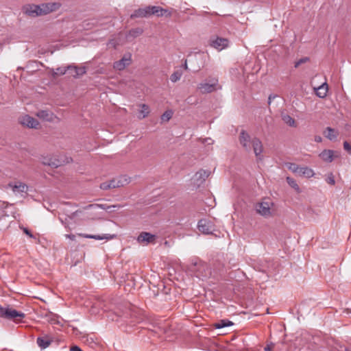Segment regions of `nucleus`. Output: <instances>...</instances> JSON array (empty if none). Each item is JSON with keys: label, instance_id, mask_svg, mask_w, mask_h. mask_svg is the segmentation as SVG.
I'll list each match as a JSON object with an SVG mask.
<instances>
[{"label": "nucleus", "instance_id": "33", "mask_svg": "<svg viewBox=\"0 0 351 351\" xmlns=\"http://www.w3.org/2000/svg\"><path fill=\"white\" fill-rule=\"evenodd\" d=\"M131 18H145L143 8L136 10L134 13L131 14Z\"/></svg>", "mask_w": 351, "mask_h": 351}, {"label": "nucleus", "instance_id": "1", "mask_svg": "<svg viewBox=\"0 0 351 351\" xmlns=\"http://www.w3.org/2000/svg\"><path fill=\"white\" fill-rule=\"evenodd\" d=\"M239 142L245 151L250 152L252 149L258 159L262 158L263 146L259 138L251 137L245 130H242L239 134Z\"/></svg>", "mask_w": 351, "mask_h": 351}, {"label": "nucleus", "instance_id": "50", "mask_svg": "<svg viewBox=\"0 0 351 351\" xmlns=\"http://www.w3.org/2000/svg\"><path fill=\"white\" fill-rule=\"evenodd\" d=\"M183 68L186 70L188 69L186 60H185L184 64H183Z\"/></svg>", "mask_w": 351, "mask_h": 351}, {"label": "nucleus", "instance_id": "10", "mask_svg": "<svg viewBox=\"0 0 351 351\" xmlns=\"http://www.w3.org/2000/svg\"><path fill=\"white\" fill-rule=\"evenodd\" d=\"M210 45L218 51H221L228 47L229 40L227 38L217 37L210 40Z\"/></svg>", "mask_w": 351, "mask_h": 351}, {"label": "nucleus", "instance_id": "16", "mask_svg": "<svg viewBox=\"0 0 351 351\" xmlns=\"http://www.w3.org/2000/svg\"><path fill=\"white\" fill-rule=\"evenodd\" d=\"M20 123L25 126H27L29 128H36L37 126L39 125L38 121L29 116V115H25L20 118Z\"/></svg>", "mask_w": 351, "mask_h": 351}, {"label": "nucleus", "instance_id": "31", "mask_svg": "<svg viewBox=\"0 0 351 351\" xmlns=\"http://www.w3.org/2000/svg\"><path fill=\"white\" fill-rule=\"evenodd\" d=\"M286 180H287V183L289 184V186L291 187L294 189L298 192L300 191V187L298 185L296 181L293 178H290V177H287Z\"/></svg>", "mask_w": 351, "mask_h": 351}, {"label": "nucleus", "instance_id": "15", "mask_svg": "<svg viewBox=\"0 0 351 351\" xmlns=\"http://www.w3.org/2000/svg\"><path fill=\"white\" fill-rule=\"evenodd\" d=\"M36 114L39 119L49 122H54L58 119V117L49 110H40Z\"/></svg>", "mask_w": 351, "mask_h": 351}, {"label": "nucleus", "instance_id": "19", "mask_svg": "<svg viewBox=\"0 0 351 351\" xmlns=\"http://www.w3.org/2000/svg\"><path fill=\"white\" fill-rule=\"evenodd\" d=\"M52 342L53 339L47 335L43 337H38L36 339L37 345L41 350H44L48 348L51 344Z\"/></svg>", "mask_w": 351, "mask_h": 351}, {"label": "nucleus", "instance_id": "20", "mask_svg": "<svg viewBox=\"0 0 351 351\" xmlns=\"http://www.w3.org/2000/svg\"><path fill=\"white\" fill-rule=\"evenodd\" d=\"M209 176L210 171L202 169L195 173V178L197 184H201Z\"/></svg>", "mask_w": 351, "mask_h": 351}, {"label": "nucleus", "instance_id": "18", "mask_svg": "<svg viewBox=\"0 0 351 351\" xmlns=\"http://www.w3.org/2000/svg\"><path fill=\"white\" fill-rule=\"evenodd\" d=\"M79 236L86 238L93 239L95 240H110L116 237L115 234H104L103 235H95V234H80Z\"/></svg>", "mask_w": 351, "mask_h": 351}, {"label": "nucleus", "instance_id": "22", "mask_svg": "<svg viewBox=\"0 0 351 351\" xmlns=\"http://www.w3.org/2000/svg\"><path fill=\"white\" fill-rule=\"evenodd\" d=\"M141 110L138 112V118L143 119L148 116L149 113V108L146 104H140Z\"/></svg>", "mask_w": 351, "mask_h": 351}, {"label": "nucleus", "instance_id": "11", "mask_svg": "<svg viewBox=\"0 0 351 351\" xmlns=\"http://www.w3.org/2000/svg\"><path fill=\"white\" fill-rule=\"evenodd\" d=\"M23 12L30 17L40 16L39 5L36 4H26L23 7Z\"/></svg>", "mask_w": 351, "mask_h": 351}, {"label": "nucleus", "instance_id": "23", "mask_svg": "<svg viewBox=\"0 0 351 351\" xmlns=\"http://www.w3.org/2000/svg\"><path fill=\"white\" fill-rule=\"evenodd\" d=\"M321 158L326 162H332L333 160V152L331 150H324L320 154Z\"/></svg>", "mask_w": 351, "mask_h": 351}, {"label": "nucleus", "instance_id": "14", "mask_svg": "<svg viewBox=\"0 0 351 351\" xmlns=\"http://www.w3.org/2000/svg\"><path fill=\"white\" fill-rule=\"evenodd\" d=\"M14 206L12 204H8L5 202L0 201V220L5 217H8L14 214Z\"/></svg>", "mask_w": 351, "mask_h": 351}, {"label": "nucleus", "instance_id": "45", "mask_svg": "<svg viewBox=\"0 0 351 351\" xmlns=\"http://www.w3.org/2000/svg\"><path fill=\"white\" fill-rule=\"evenodd\" d=\"M327 182L328 183L332 184V185H334L335 183V181L333 178V177H329L328 179H327Z\"/></svg>", "mask_w": 351, "mask_h": 351}, {"label": "nucleus", "instance_id": "17", "mask_svg": "<svg viewBox=\"0 0 351 351\" xmlns=\"http://www.w3.org/2000/svg\"><path fill=\"white\" fill-rule=\"evenodd\" d=\"M155 240L156 235L147 232H141L137 238L138 243L145 244L154 243Z\"/></svg>", "mask_w": 351, "mask_h": 351}, {"label": "nucleus", "instance_id": "35", "mask_svg": "<svg viewBox=\"0 0 351 351\" xmlns=\"http://www.w3.org/2000/svg\"><path fill=\"white\" fill-rule=\"evenodd\" d=\"M173 112L171 110L165 112L161 116V119L163 121H168L172 117Z\"/></svg>", "mask_w": 351, "mask_h": 351}, {"label": "nucleus", "instance_id": "12", "mask_svg": "<svg viewBox=\"0 0 351 351\" xmlns=\"http://www.w3.org/2000/svg\"><path fill=\"white\" fill-rule=\"evenodd\" d=\"M132 62V56L130 53L125 54L123 58L114 63V68L119 71L123 70Z\"/></svg>", "mask_w": 351, "mask_h": 351}, {"label": "nucleus", "instance_id": "43", "mask_svg": "<svg viewBox=\"0 0 351 351\" xmlns=\"http://www.w3.org/2000/svg\"><path fill=\"white\" fill-rule=\"evenodd\" d=\"M71 351H83L79 346H74L70 349Z\"/></svg>", "mask_w": 351, "mask_h": 351}, {"label": "nucleus", "instance_id": "46", "mask_svg": "<svg viewBox=\"0 0 351 351\" xmlns=\"http://www.w3.org/2000/svg\"><path fill=\"white\" fill-rule=\"evenodd\" d=\"M276 98V95H270L268 98V104H270L271 101Z\"/></svg>", "mask_w": 351, "mask_h": 351}, {"label": "nucleus", "instance_id": "32", "mask_svg": "<svg viewBox=\"0 0 351 351\" xmlns=\"http://www.w3.org/2000/svg\"><path fill=\"white\" fill-rule=\"evenodd\" d=\"M151 16L156 15L157 16H162V14L161 13L162 8L160 6L153 5L152 6Z\"/></svg>", "mask_w": 351, "mask_h": 351}, {"label": "nucleus", "instance_id": "42", "mask_svg": "<svg viewBox=\"0 0 351 351\" xmlns=\"http://www.w3.org/2000/svg\"><path fill=\"white\" fill-rule=\"evenodd\" d=\"M97 207H101L102 208H104L101 205H99V204H89L88 206H86L87 208H97Z\"/></svg>", "mask_w": 351, "mask_h": 351}, {"label": "nucleus", "instance_id": "49", "mask_svg": "<svg viewBox=\"0 0 351 351\" xmlns=\"http://www.w3.org/2000/svg\"><path fill=\"white\" fill-rule=\"evenodd\" d=\"M197 265H199V266H204V263H202V261H199V262H198V263H194V265H193V266H194V267H195V266H197Z\"/></svg>", "mask_w": 351, "mask_h": 351}, {"label": "nucleus", "instance_id": "21", "mask_svg": "<svg viewBox=\"0 0 351 351\" xmlns=\"http://www.w3.org/2000/svg\"><path fill=\"white\" fill-rule=\"evenodd\" d=\"M69 70H71V74L73 77H77L79 75H82L86 73V69L84 67L77 68L75 66L69 65L67 66Z\"/></svg>", "mask_w": 351, "mask_h": 351}, {"label": "nucleus", "instance_id": "26", "mask_svg": "<svg viewBox=\"0 0 351 351\" xmlns=\"http://www.w3.org/2000/svg\"><path fill=\"white\" fill-rule=\"evenodd\" d=\"M298 175L299 176H304L307 178H311L313 176L314 172L311 169L306 167H300Z\"/></svg>", "mask_w": 351, "mask_h": 351}, {"label": "nucleus", "instance_id": "30", "mask_svg": "<svg viewBox=\"0 0 351 351\" xmlns=\"http://www.w3.org/2000/svg\"><path fill=\"white\" fill-rule=\"evenodd\" d=\"M233 323L226 319H222L215 324L216 328H222L226 326H232Z\"/></svg>", "mask_w": 351, "mask_h": 351}, {"label": "nucleus", "instance_id": "5", "mask_svg": "<svg viewBox=\"0 0 351 351\" xmlns=\"http://www.w3.org/2000/svg\"><path fill=\"white\" fill-rule=\"evenodd\" d=\"M0 317L18 321L25 317V314L9 306L3 307L0 305Z\"/></svg>", "mask_w": 351, "mask_h": 351}, {"label": "nucleus", "instance_id": "44", "mask_svg": "<svg viewBox=\"0 0 351 351\" xmlns=\"http://www.w3.org/2000/svg\"><path fill=\"white\" fill-rule=\"evenodd\" d=\"M274 347V345L273 344H271V345H267L265 348H264V350L265 351H271L272 348Z\"/></svg>", "mask_w": 351, "mask_h": 351}, {"label": "nucleus", "instance_id": "27", "mask_svg": "<svg viewBox=\"0 0 351 351\" xmlns=\"http://www.w3.org/2000/svg\"><path fill=\"white\" fill-rule=\"evenodd\" d=\"M282 119L283 121L291 127H296L295 121L289 114H282Z\"/></svg>", "mask_w": 351, "mask_h": 351}, {"label": "nucleus", "instance_id": "37", "mask_svg": "<svg viewBox=\"0 0 351 351\" xmlns=\"http://www.w3.org/2000/svg\"><path fill=\"white\" fill-rule=\"evenodd\" d=\"M151 8H152V6H147V7L143 8L144 14H145V18H147V17H149L151 16V11H152Z\"/></svg>", "mask_w": 351, "mask_h": 351}, {"label": "nucleus", "instance_id": "2", "mask_svg": "<svg viewBox=\"0 0 351 351\" xmlns=\"http://www.w3.org/2000/svg\"><path fill=\"white\" fill-rule=\"evenodd\" d=\"M255 208L256 213L265 218L274 217L276 212L275 204L269 198L263 199L256 204Z\"/></svg>", "mask_w": 351, "mask_h": 351}, {"label": "nucleus", "instance_id": "39", "mask_svg": "<svg viewBox=\"0 0 351 351\" xmlns=\"http://www.w3.org/2000/svg\"><path fill=\"white\" fill-rule=\"evenodd\" d=\"M343 148L345 150L351 154V145L348 142L345 141L343 143Z\"/></svg>", "mask_w": 351, "mask_h": 351}, {"label": "nucleus", "instance_id": "48", "mask_svg": "<svg viewBox=\"0 0 351 351\" xmlns=\"http://www.w3.org/2000/svg\"><path fill=\"white\" fill-rule=\"evenodd\" d=\"M66 237L71 240H74L75 239V236L74 234H66Z\"/></svg>", "mask_w": 351, "mask_h": 351}, {"label": "nucleus", "instance_id": "24", "mask_svg": "<svg viewBox=\"0 0 351 351\" xmlns=\"http://www.w3.org/2000/svg\"><path fill=\"white\" fill-rule=\"evenodd\" d=\"M327 92L328 85L326 83H324L317 88L316 90V94L319 97L324 98L326 96Z\"/></svg>", "mask_w": 351, "mask_h": 351}, {"label": "nucleus", "instance_id": "41", "mask_svg": "<svg viewBox=\"0 0 351 351\" xmlns=\"http://www.w3.org/2000/svg\"><path fill=\"white\" fill-rule=\"evenodd\" d=\"M23 232L27 234L30 238H34V235L31 233V232L26 228H23Z\"/></svg>", "mask_w": 351, "mask_h": 351}, {"label": "nucleus", "instance_id": "3", "mask_svg": "<svg viewBox=\"0 0 351 351\" xmlns=\"http://www.w3.org/2000/svg\"><path fill=\"white\" fill-rule=\"evenodd\" d=\"M130 182V178L126 176H121L114 178L108 182H103L100 184V188L103 190L118 188L123 186Z\"/></svg>", "mask_w": 351, "mask_h": 351}, {"label": "nucleus", "instance_id": "47", "mask_svg": "<svg viewBox=\"0 0 351 351\" xmlns=\"http://www.w3.org/2000/svg\"><path fill=\"white\" fill-rule=\"evenodd\" d=\"M315 141L316 142H317V143H320V142H322V137H321L320 136H316L315 137Z\"/></svg>", "mask_w": 351, "mask_h": 351}, {"label": "nucleus", "instance_id": "25", "mask_svg": "<svg viewBox=\"0 0 351 351\" xmlns=\"http://www.w3.org/2000/svg\"><path fill=\"white\" fill-rule=\"evenodd\" d=\"M324 135L327 138L330 140H334L337 138L338 132L335 131L334 129L328 127L326 131L324 132Z\"/></svg>", "mask_w": 351, "mask_h": 351}, {"label": "nucleus", "instance_id": "7", "mask_svg": "<svg viewBox=\"0 0 351 351\" xmlns=\"http://www.w3.org/2000/svg\"><path fill=\"white\" fill-rule=\"evenodd\" d=\"M218 80L213 78L210 80V82H202L198 84L197 89L199 90L200 93H210L217 89Z\"/></svg>", "mask_w": 351, "mask_h": 351}, {"label": "nucleus", "instance_id": "38", "mask_svg": "<svg viewBox=\"0 0 351 351\" xmlns=\"http://www.w3.org/2000/svg\"><path fill=\"white\" fill-rule=\"evenodd\" d=\"M308 60H309V58L307 57L301 58L299 60H298L297 62H295V67L298 68L300 64L305 63V62H308Z\"/></svg>", "mask_w": 351, "mask_h": 351}, {"label": "nucleus", "instance_id": "36", "mask_svg": "<svg viewBox=\"0 0 351 351\" xmlns=\"http://www.w3.org/2000/svg\"><path fill=\"white\" fill-rule=\"evenodd\" d=\"M142 33L143 29L141 28H136L130 31V34L134 37L140 36Z\"/></svg>", "mask_w": 351, "mask_h": 351}, {"label": "nucleus", "instance_id": "8", "mask_svg": "<svg viewBox=\"0 0 351 351\" xmlns=\"http://www.w3.org/2000/svg\"><path fill=\"white\" fill-rule=\"evenodd\" d=\"M69 162V160L68 158H66V161H64L62 158H58L56 156H45L43 158L42 160L43 165L56 168L62 165L64 162Z\"/></svg>", "mask_w": 351, "mask_h": 351}, {"label": "nucleus", "instance_id": "9", "mask_svg": "<svg viewBox=\"0 0 351 351\" xmlns=\"http://www.w3.org/2000/svg\"><path fill=\"white\" fill-rule=\"evenodd\" d=\"M197 228L201 232L209 234L215 230L213 223L206 219H200L197 224Z\"/></svg>", "mask_w": 351, "mask_h": 351}, {"label": "nucleus", "instance_id": "34", "mask_svg": "<svg viewBox=\"0 0 351 351\" xmlns=\"http://www.w3.org/2000/svg\"><path fill=\"white\" fill-rule=\"evenodd\" d=\"M67 71H69L70 73L71 71V70H69L67 69V66L66 67L61 66V67H58V68L56 69V70L54 71L53 73H54V75H61L65 74Z\"/></svg>", "mask_w": 351, "mask_h": 351}, {"label": "nucleus", "instance_id": "6", "mask_svg": "<svg viewBox=\"0 0 351 351\" xmlns=\"http://www.w3.org/2000/svg\"><path fill=\"white\" fill-rule=\"evenodd\" d=\"M38 5L40 16H44L59 10L61 7V3L59 2H48L39 4Z\"/></svg>", "mask_w": 351, "mask_h": 351}, {"label": "nucleus", "instance_id": "51", "mask_svg": "<svg viewBox=\"0 0 351 351\" xmlns=\"http://www.w3.org/2000/svg\"><path fill=\"white\" fill-rule=\"evenodd\" d=\"M95 306H93V308H92V310H91V311H92V313H96V312L95 311Z\"/></svg>", "mask_w": 351, "mask_h": 351}, {"label": "nucleus", "instance_id": "29", "mask_svg": "<svg viewBox=\"0 0 351 351\" xmlns=\"http://www.w3.org/2000/svg\"><path fill=\"white\" fill-rule=\"evenodd\" d=\"M182 71L180 70L175 71L170 76V80L172 82H176L180 80L182 76Z\"/></svg>", "mask_w": 351, "mask_h": 351}, {"label": "nucleus", "instance_id": "13", "mask_svg": "<svg viewBox=\"0 0 351 351\" xmlns=\"http://www.w3.org/2000/svg\"><path fill=\"white\" fill-rule=\"evenodd\" d=\"M8 187L11 189L13 193L15 194L27 193L28 190V186L21 182L9 183Z\"/></svg>", "mask_w": 351, "mask_h": 351}, {"label": "nucleus", "instance_id": "4", "mask_svg": "<svg viewBox=\"0 0 351 351\" xmlns=\"http://www.w3.org/2000/svg\"><path fill=\"white\" fill-rule=\"evenodd\" d=\"M130 182V178L126 176H121L114 178L108 182H103L100 184V188L103 190L118 188L123 186Z\"/></svg>", "mask_w": 351, "mask_h": 351}, {"label": "nucleus", "instance_id": "28", "mask_svg": "<svg viewBox=\"0 0 351 351\" xmlns=\"http://www.w3.org/2000/svg\"><path fill=\"white\" fill-rule=\"evenodd\" d=\"M286 167L293 173H295L296 174L299 173L300 169L301 167H299L295 163L293 162H287L285 164Z\"/></svg>", "mask_w": 351, "mask_h": 351}, {"label": "nucleus", "instance_id": "40", "mask_svg": "<svg viewBox=\"0 0 351 351\" xmlns=\"http://www.w3.org/2000/svg\"><path fill=\"white\" fill-rule=\"evenodd\" d=\"M161 13L162 14V16H171V12L169 10L164 9L162 8Z\"/></svg>", "mask_w": 351, "mask_h": 351}]
</instances>
